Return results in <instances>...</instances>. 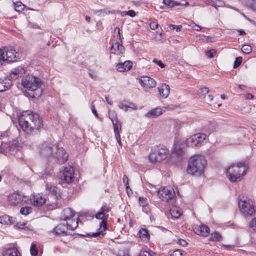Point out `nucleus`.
Segmentation results:
<instances>
[{"instance_id": "nucleus-64", "label": "nucleus", "mask_w": 256, "mask_h": 256, "mask_svg": "<svg viewBox=\"0 0 256 256\" xmlns=\"http://www.w3.org/2000/svg\"><path fill=\"white\" fill-rule=\"evenodd\" d=\"M88 75H89V76L91 78H92L93 79H96V74L93 72L91 70H89V72H88Z\"/></svg>"}, {"instance_id": "nucleus-9", "label": "nucleus", "mask_w": 256, "mask_h": 256, "mask_svg": "<svg viewBox=\"0 0 256 256\" xmlns=\"http://www.w3.org/2000/svg\"><path fill=\"white\" fill-rule=\"evenodd\" d=\"M2 53H4V62L8 63L16 62L20 58L18 50L16 49L12 46L4 47V52Z\"/></svg>"}, {"instance_id": "nucleus-43", "label": "nucleus", "mask_w": 256, "mask_h": 256, "mask_svg": "<svg viewBox=\"0 0 256 256\" xmlns=\"http://www.w3.org/2000/svg\"><path fill=\"white\" fill-rule=\"evenodd\" d=\"M111 210V208L108 205H103L101 208L100 211L104 214H105L106 213L108 212Z\"/></svg>"}, {"instance_id": "nucleus-26", "label": "nucleus", "mask_w": 256, "mask_h": 256, "mask_svg": "<svg viewBox=\"0 0 256 256\" xmlns=\"http://www.w3.org/2000/svg\"><path fill=\"white\" fill-rule=\"evenodd\" d=\"M163 113L162 110L160 108H154L144 114V116L149 118H154L162 114Z\"/></svg>"}, {"instance_id": "nucleus-6", "label": "nucleus", "mask_w": 256, "mask_h": 256, "mask_svg": "<svg viewBox=\"0 0 256 256\" xmlns=\"http://www.w3.org/2000/svg\"><path fill=\"white\" fill-rule=\"evenodd\" d=\"M151 192H156L150 190ZM159 198L163 201L166 202L170 205L173 206L176 201V194L174 190L171 187H164L158 191Z\"/></svg>"}, {"instance_id": "nucleus-14", "label": "nucleus", "mask_w": 256, "mask_h": 256, "mask_svg": "<svg viewBox=\"0 0 256 256\" xmlns=\"http://www.w3.org/2000/svg\"><path fill=\"white\" fill-rule=\"evenodd\" d=\"M114 126V130L116 141L120 146H122V142L120 140V130L122 128V123L118 120L116 114H112L109 116Z\"/></svg>"}, {"instance_id": "nucleus-21", "label": "nucleus", "mask_w": 256, "mask_h": 256, "mask_svg": "<svg viewBox=\"0 0 256 256\" xmlns=\"http://www.w3.org/2000/svg\"><path fill=\"white\" fill-rule=\"evenodd\" d=\"M122 42H120V39L118 41L113 44L110 47V50L112 53L119 55L121 54H123L124 51V46L122 44Z\"/></svg>"}, {"instance_id": "nucleus-16", "label": "nucleus", "mask_w": 256, "mask_h": 256, "mask_svg": "<svg viewBox=\"0 0 256 256\" xmlns=\"http://www.w3.org/2000/svg\"><path fill=\"white\" fill-rule=\"evenodd\" d=\"M75 215V212L72 208H64L60 216V220L67 221L70 222V221H76L72 218Z\"/></svg>"}, {"instance_id": "nucleus-30", "label": "nucleus", "mask_w": 256, "mask_h": 256, "mask_svg": "<svg viewBox=\"0 0 256 256\" xmlns=\"http://www.w3.org/2000/svg\"><path fill=\"white\" fill-rule=\"evenodd\" d=\"M16 222L15 218L10 216L8 215H4L0 216V223L4 224H12Z\"/></svg>"}, {"instance_id": "nucleus-12", "label": "nucleus", "mask_w": 256, "mask_h": 256, "mask_svg": "<svg viewBox=\"0 0 256 256\" xmlns=\"http://www.w3.org/2000/svg\"><path fill=\"white\" fill-rule=\"evenodd\" d=\"M206 135L204 134H196L188 138L186 144L188 146L194 148L202 142L206 140Z\"/></svg>"}, {"instance_id": "nucleus-36", "label": "nucleus", "mask_w": 256, "mask_h": 256, "mask_svg": "<svg viewBox=\"0 0 256 256\" xmlns=\"http://www.w3.org/2000/svg\"><path fill=\"white\" fill-rule=\"evenodd\" d=\"M246 5L256 12V0H244Z\"/></svg>"}, {"instance_id": "nucleus-17", "label": "nucleus", "mask_w": 256, "mask_h": 256, "mask_svg": "<svg viewBox=\"0 0 256 256\" xmlns=\"http://www.w3.org/2000/svg\"><path fill=\"white\" fill-rule=\"evenodd\" d=\"M139 82L145 89L154 88L156 86L155 80L149 76H142L139 80Z\"/></svg>"}, {"instance_id": "nucleus-3", "label": "nucleus", "mask_w": 256, "mask_h": 256, "mask_svg": "<svg viewBox=\"0 0 256 256\" xmlns=\"http://www.w3.org/2000/svg\"><path fill=\"white\" fill-rule=\"evenodd\" d=\"M248 166L245 162H238L236 164H231L227 169L226 176L232 182L240 181L245 175Z\"/></svg>"}, {"instance_id": "nucleus-62", "label": "nucleus", "mask_w": 256, "mask_h": 256, "mask_svg": "<svg viewBox=\"0 0 256 256\" xmlns=\"http://www.w3.org/2000/svg\"><path fill=\"white\" fill-rule=\"evenodd\" d=\"M178 244L181 246H185L188 244V242L184 240L180 239L178 240Z\"/></svg>"}, {"instance_id": "nucleus-39", "label": "nucleus", "mask_w": 256, "mask_h": 256, "mask_svg": "<svg viewBox=\"0 0 256 256\" xmlns=\"http://www.w3.org/2000/svg\"><path fill=\"white\" fill-rule=\"evenodd\" d=\"M24 5L21 2H18L14 3V9L18 12H21L24 9Z\"/></svg>"}, {"instance_id": "nucleus-19", "label": "nucleus", "mask_w": 256, "mask_h": 256, "mask_svg": "<svg viewBox=\"0 0 256 256\" xmlns=\"http://www.w3.org/2000/svg\"><path fill=\"white\" fill-rule=\"evenodd\" d=\"M25 70L23 67L18 66L12 70L11 73L10 74V76H8L12 81L15 80L18 77H21L25 73Z\"/></svg>"}, {"instance_id": "nucleus-22", "label": "nucleus", "mask_w": 256, "mask_h": 256, "mask_svg": "<svg viewBox=\"0 0 256 256\" xmlns=\"http://www.w3.org/2000/svg\"><path fill=\"white\" fill-rule=\"evenodd\" d=\"M132 66V63L130 60L124 62L118 63L116 65V69L120 72H124L130 70Z\"/></svg>"}, {"instance_id": "nucleus-32", "label": "nucleus", "mask_w": 256, "mask_h": 256, "mask_svg": "<svg viewBox=\"0 0 256 256\" xmlns=\"http://www.w3.org/2000/svg\"><path fill=\"white\" fill-rule=\"evenodd\" d=\"M210 240L213 242H220L222 240V238L220 232H214L211 234Z\"/></svg>"}, {"instance_id": "nucleus-34", "label": "nucleus", "mask_w": 256, "mask_h": 256, "mask_svg": "<svg viewBox=\"0 0 256 256\" xmlns=\"http://www.w3.org/2000/svg\"><path fill=\"white\" fill-rule=\"evenodd\" d=\"M216 129V124L214 123L208 122L204 126V130L208 134H210Z\"/></svg>"}, {"instance_id": "nucleus-7", "label": "nucleus", "mask_w": 256, "mask_h": 256, "mask_svg": "<svg viewBox=\"0 0 256 256\" xmlns=\"http://www.w3.org/2000/svg\"><path fill=\"white\" fill-rule=\"evenodd\" d=\"M66 222V224H58L52 230V232L56 236H66L71 234L68 230H74L78 226V221H70Z\"/></svg>"}, {"instance_id": "nucleus-37", "label": "nucleus", "mask_w": 256, "mask_h": 256, "mask_svg": "<svg viewBox=\"0 0 256 256\" xmlns=\"http://www.w3.org/2000/svg\"><path fill=\"white\" fill-rule=\"evenodd\" d=\"M38 248L36 244L32 243L30 248V252L32 256H37L38 254Z\"/></svg>"}, {"instance_id": "nucleus-59", "label": "nucleus", "mask_w": 256, "mask_h": 256, "mask_svg": "<svg viewBox=\"0 0 256 256\" xmlns=\"http://www.w3.org/2000/svg\"><path fill=\"white\" fill-rule=\"evenodd\" d=\"M154 62L156 63L159 66H160L161 68H164L165 67V64H163L162 61L158 60H154Z\"/></svg>"}, {"instance_id": "nucleus-13", "label": "nucleus", "mask_w": 256, "mask_h": 256, "mask_svg": "<svg viewBox=\"0 0 256 256\" xmlns=\"http://www.w3.org/2000/svg\"><path fill=\"white\" fill-rule=\"evenodd\" d=\"M68 154L66 150L62 148H58L57 146L56 150H54L52 160L59 164H62L68 160Z\"/></svg>"}, {"instance_id": "nucleus-28", "label": "nucleus", "mask_w": 256, "mask_h": 256, "mask_svg": "<svg viewBox=\"0 0 256 256\" xmlns=\"http://www.w3.org/2000/svg\"><path fill=\"white\" fill-rule=\"evenodd\" d=\"M160 94L163 98H166L170 94V88L168 85L163 84L158 88Z\"/></svg>"}, {"instance_id": "nucleus-61", "label": "nucleus", "mask_w": 256, "mask_h": 256, "mask_svg": "<svg viewBox=\"0 0 256 256\" xmlns=\"http://www.w3.org/2000/svg\"><path fill=\"white\" fill-rule=\"evenodd\" d=\"M128 108H131L132 110H136L137 106L135 105V104L128 102Z\"/></svg>"}, {"instance_id": "nucleus-33", "label": "nucleus", "mask_w": 256, "mask_h": 256, "mask_svg": "<svg viewBox=\"0 0 256 256\" xmlns=\"http://www.w3.org/2000/svg\"><path fill=\"white\" fill-rule=\"evenodd\" d=\"M54 170L52 167H48L46 168L44 173H42V179H46L48 176H52Z\"/></svg>"}, {"instance_id": "nucleus-24", "label": "nucleus", "mask_w": 256, "mask_h": 256, "mask_svg": "<svg viewBox=\"0 0 256 256\" xmlns=\"http://www.w3.org/2000/svg\"><path fill=\"white\" fill-rule=\"evenodd\" d=\"M12 83L8 76L4 78H0V92L6 91L10 88Z\"/></svg>"}, {"instance_id": "nucleus-20", "label": "nucleus", "mask_w": 256, "mask_h": 256, "mask_svg": "<svg viewBox=\"0 0 256 256\" xmlns=\"http://www.w3.org/2000/svg\"><path fill=\"white\" fill-rule=\"evenodd\" d=\"M194 232L200 236H206L210 233L209 228L204 224L196 226L194 228Z\"/></svg>"}, {"instance_id": "nucleus-35", "label": "nucleus", "mask_w": 256, "mask_h": 256, "mask_svg": "<svg viewBox=\"0 0 256 256\" xmlns=\"http://www.w3.org/2000/svg\"><path fill=\"white\" fill-rule=\"evenodd\" d=\"M139 236L142 239H144V240H149V235L148 230L146 228H141L139 230Z\"/></svg>"}, {"instance_id": "nucleus-23", "label": "nucleus", "mask_w": 256, "mask_h": 256, "mask_svg": "<svg viewBox=\"0 0 256 256\" xmlns=\"http://www.w3.org/2000/svg\"><path fill=\"white\" fill-rule=\"evenodd\" d=\"M46 189L48 190L50 194L54 197V198L58 200L61 198L62 194L60 189L54 186H49L48 184H46Z\"/></svg>"}, {"instance_id": "nucleus-27", "label": "nucleus", "mask_w": 256, "mask_h": 256, "mask_svg": "<svg viewBox=\"0 0 256 256\" xmlns=\"http://www.w3.org/2000/svg\"><path fill=\"white\" fill-rule=\"evenodd\" d=\"M108 215L104 214L101 211L98 212L96 215V218L97 219L101 220L102 221L100 223V229L102 227H103V230H105L106 229V221L108 218Z\"/></svg>"}, {"instance_id": "nucleus-48", "label": "nucleus", "mask_w": 256, "mask_h": 256, "mask_svg": "<svg viewBox=\"0 0 256 256\" xmlns=\"http://www.w3.org/2000/svg\"><path fill=\"white\" fill-rule=\"evenodd\" d=\"M190 26L194 30H197V31H199L201 30V28L200 26L196 24L194 22H190Z\"/></svg>"}, {"instance_id": "nucleus-53", "label": "nucleus", "mask_w": 256, "mask_h": 256, "mask_svg": "<svg viewBox=\"0 0 256 256\" xmlns=\"http://www.w3.org/2000/svg\"><path fill=\"white\" fill-rule=\"evenodd\" d=\"M123 182L124 184V186H126V188H128V186H129L128 178V177L126 175L124 176Z\"/></svg>"}, {"instance_id": "nucleus-42", "label": "nucleus", "mask_w": 256, "mask_h": 256, "mask_svg": "<svg viewBox=\"0 0 256 256\" xmlns=\"http://www.w3.org/2000/svg\"><path fill=\"white\" fill-rule=\"evenodd\" d=\"M242 58L241 56L236 58L234 64V68H238L242 62Z\"/></svg>"}, {"instance_id": "nucleus-63", "label": "nucleus", "mask_w": 256, "mask_h": 256, "mask_svg": "<svg viewBox=\"0 0 256 256\" xmlns=\"http://www.w3.org/2000/svg\"><path fill=\"white\" fill-rule=\"evenodd\" d=\"M201 92L203 94H206L209 92V89L208 87H204L200 88Z\"/></svg>"}, {"instance_id": "nucleus-29", "label": "nucleus", "mask_w": 256, "mask_h": 256, "mask_svg": "<svg viewBox=\"0 0 256 256\" xmlns=\"http://www.w3.org/2000/svg\"><path fill=\"white\" fill-rule=\"evenodd\" d=\"M162 3L170 8H172L176 6H184L188 5V2H186L184 4H182L174 0H163Z\"/></svg>"}, {"instance_id": "nucleus-2", "label": "nucleus", "mask_w": 256, "mask_h": 256, "mask_svg": "<svg viewBox=\"0 0 256 256\" xmlns=\"http://www.w3.org/2000/svg\"><path fill=\"white\" fill-rule=\"evenodd\" d=\"M206 164V160L203 156H194L188 161L187 172L192 175L200 176L204 174Z\"/></svg>"}, {"instance_id": "nucleus-4", "label": "nucleus", "mask_w": 256, "mask_h": 256, "mask_svg": "<svg viewBox=\"0 0 256 256\" xmlns=\"http://www.w3.org/2000/svg\"><path fill=\"white\" fill-rule=\"evenodd\" d=\"M169 154V150L163 145L155 146L149 154L150 162L156 163L166 159Z\"/></svg>"}, {"instance_id": "nucleus-10", "label": "nucleus", "mask_w": 256, "mask_h": 256, "mask_svg": "<svg viewBox=\"0 0 256 256\" xmlns=\"http://www.w3.org/2000/svg\"><path fill=\"white\" fill-rule=\"evenodd\" d=\"M58 145L54 144L48 142L42 144L40 149V155L48 159L52 160L54 150H56Z\"/></svg>"}, {"instance_id": "nucleus-52", "label": "nucleus", "mask_w": 256, "mask_h": 256, "mask_svg": "<svg viewBox=\"0 0 256 256\" xmlns=\"http://www.w3.org/2000/svg\"><path fill=\"white\" fill-rule=\"evenodd\" d=\"M170 256H182V253L180 250H176L173 252Z\"/></svg>"}, {"instance_id": "nucleus-25", "label": "nucleus", "mask_w": 256, "mask_h": 256, "mask_svg": "<svg viewBox=\"0 0 256 256\" xmlns=\"http://www.w3.org/2000/svg\"><path fill=\"white\" fill-rule=\"evenodd\" d=\"M2 256H22L20 252L15 246L6 248L3 250Z\"/></svg>"}, {"instance_id": "nucleus-54", "label": "nucleus", "mask_w": 256, "mask_h": 256, "mask_svg": "<svg viewBox=\"0 0 256 256\" xmlns=\"http://www.w3.org/2000/svg\"><path fill=\"white\" fill-rule=\"evenodd\" d=\"M146 198H143V197L139 198V202H140V205L142 206H146Z\"/></svg>"}, {"instance_id": "nucleus-15", "label": "nucleus", "mask_w": 256, "mask_h": 256, "mask_svg": "<svg viewBox=\"0 0 256 256\" xmlns=\"http://www.w3.org/2000/svg\"><path fill=\"white\" fill-rule=\"evenodd\" d=\"M74 170L72 166L64 167V172L60 176V178L66 183L69 184L73 182L74 180Z\"/></svg>"}, {"instance_id": "nucleus-8", "label": "nucleus", "mask_w": 256, "mask_h": 256, "mask_svg": "<svg viewBox=\"0 0 256 256\" xmlns=\"http://www.w3.org/2000/svg\"><path fill=\"white\" fill-rule=\"evenodd\" d=\"M22 84L25 88L31 91L38 90L42 84L40 80L32 75L24 76L22 80Z\"/></svg>"}, {"instance_id": "nucleus-44", "label": "nucleus", "mask_w": 256, "mask_h": 256, "mask_svg": "<svg viewBox=\"0 0 256 256\" xmlns=\"http://www.w3.org/2000/svg\"><path fill=\"white\" fill-rule=\"evenodd\" d=\"M216 51L214 49H211L206 52V56L210 58L214 57V54H216Z\"/></svg>"}, {"instance_id": "nucleus-55", "label": "nucleus", "mask_w": 256, "mask_h": 256, "mask_svg": "<svg viewBox=\"0 0 256 256\" xmlns=\"http://www.w3.org/2000/svg\"><path fill=\"white\" fill-rule=\"evenodd\" d=\"M158 24L157 22H152L150 23V26L152 30H154L158 28Z\"/></svg>"}, {"instance_id": "nucleus-38", "label": "nucleus", "mask_w": 256, "mask_h": 256, "mask_svg": "<svg viewBox=\"0 0 256 256\" xmlns=\"http://www.w3.org/2000/svg\"><path fill=\"white\" fill-rule=\"evenodd\" d=\"M32 212V208L30 206H25L22 207L20 210V213L24 216H27L28 214L31 213Z\"/></svg>"}, {"instance_id": "nucleus-49", "label": "nucleus", "mask_w": 256, "mask_h": 256, "mask_svg": "<svg viewBox=\"0 0 256 256\" xmlns=\"http://www.w3.org/2000/svg\"><path fill=\"white\" fill-rule=\"evenodd\" d=\"M99 230H100V231H98V232H96L92 233L91 234H88V235L90 236H92V237H96V236H100V234H102V232L104 231L103 230V227H102L101 229H100V228Z\"/></svg>"}, {"instance_id": "nucleus-40", "label": "nucleus", "mask_w": 256, "mask_h": 256, "mask_svg": "<svg viewBox=\"0 0 256 256\" xmlns=\"http://www.w3.org/2000/svg\"><path fill=\"white\" fill-rule=\"evenodd\" d=\"M242 50L245 54H250L252 51V47L248 44H244L242 46Z\"/></svg>"}, {"instance_id": "nucleus-18", "label": "nucleus", "mask_w": 256, "mask_h": 256, "mask_svg": "<svg viewBox=\"0 0 256 256\" xmlns=\"http://www.w3.org/2000/svg\"><path fill=\"white\" fill-rule=\"evenodd\" d=\"M46 198L42 194H34L30 198V202L34 206L40 207L46 202Z\"/></svg>"}, {"instance_id": "nucleus-51", "label": "nucleus", "mask_w": 256, "mask_h": 256, "mask_svg": "<svg viewBox=\"0 0 256 256\" xmlns=\"http://www.w3.org/2000/svg\"><path fill=\"white\" fill-rule=\"evenodd\" d=\"M118 106L120 109H124L125 111H127L128 108V104H126L124 102H120Z\"/></svg>"}, {"instance_id": "nucleus-47", "label": "nucleus", "mask_w": 256, "mask_h": 256, "mask_svg": "<svg viewBox=\"0 0 256 256\" xmlns=\"http://www.w3.org/2000/svg\"><path fill=\"white\" fill-rule=\"evenodd\" d=\"M138 256H152L151 254L147 250H141L139 253Z\"/></svg>"}, {"instance_id": "nucleus-45", "label": "nucleus", "mask_w": 256, "mask_h": 256, "mask_svg": "<svg viewBox=\"0 0 256 256\" xmlns=\"http://www.w3.org/2000/svg\"><path fill=\"white\" fill-rule=\"evenodd\" d=\"M169 27L171 30H176L177 32H180L182 28V26L181 25L176 26L174 24H170Z\"/></svg>"}, {"instance_id": "nucleus-56", "label": "nucleus", "mask_w": 256, "mask_h": 256, "mask_svg": "<svg viewBox=\"0 0 256 256\" xmlns=\"http://www.w3.org/2000/svg\"><path fill=\"white\" fill-rule=\"evenodd\" d=\"M25 225H26V224L24 223V222H22V223L18 222V223L16 224V226L18 228L24 229V230L28 229L26 226H25Z\"/></svg>"}, {"instance_id": "nucleus-58", "label": "nucleus", "mask_w": 256, "mask_h": 256, "mask_svg": "<svg viewBox=\"0 0 256 256\" xmlns=\"http://www.w3.org/2000/svg\"><path fill=\"white\" fill-rule=\"evenodd\" d=\"M4 62V53H2V50L0 48V66Z\"/></svg>"}, {"instance_id": "nucleus-57", "label": "nucleus", "mask_w": 256, "mask_h": 256, "mask_svg": "<svg viewBox=\"0 0 256 256\" xmlns=\"http://www.w3.org/2000/svg\"><path fill=\"white\" fill-rule=\"evenodd\" d=\"M220 2L218 0H210L209 4L216 7V6H218V2Z\"/></svg>"}, {"instance_id": "nucleus-1", "label": "nucleus", "mask_w": 256, "mask_h": 256, "mask_svg": "<svg viewBox=\"0 0 256 256\" xmlns=\"http://www.w3.org/2000/svg\"><path fill=\"white\" fill-rule=\"evenodd\" d=\"M18 124L24 132L31 136L38 134L44 126L42 118L39 114L28 111L21 113Z\"/></svg>"}, {"instance_id": "nucleus-50", "label": "nucleus", "mask_w": 256, "mask_h": 256, "mask_svg": "<svg viewBox=\"0 0 256 256\" xmlns=\"http://www.w3.org/2000/svg\"><path fill=\"white\" fill-rule=\"evenodd\" d=\"M47 206L48 210H53L58 207V203L56 202H52L50 204H48Z\"/></svg>"}, {"instance_id": "nucleus-41", "label": "nucleus", "mask_w": 256, "mask_h": 256, "mask_svg": "<svg viewBox=\"0 0 256 256\" xmlns=\"http://www.w3.org/2000/svg\"><path fill=\"white\" fill-rule=\"evenodd\" d=\"M249 228L256 232V218H252L248 224Z\"/></svg>"}, {"instance_id": "nucleus-60", "label": "nucleus", "mask_w": 256, "mask_h": 256, "mask_svg": "<svg viewBox=\"0 0 256 256\" xmlns=\"http://www.w3.org/2000/svg\"><path fill=\"white\" fill-rule=\"evenodd\" d=\"M126 14H127V15L131 17H134L136 14L135 12L133 10H130L128 12H126Z\"/></svg>"}, {"instance_id": "nucleus-11", "label": "nucleus", "mask_w": 256, "mask_h": 256, "mask_svg": "<svg viewBox=\"0 0 256 256\" xmlns=\"http://www.w3.org/2000/svg\"><path fill=\"white\" fill-rule=\"evenodd\" d=\"M26 198V196L22 193L19 192H14L8 196V200L12 206H20L25 203L26 200L24 199Z\"/></svg>"}, {"instance_id": "nucleus-5", "label": "nucleus", "mask_w": 256, "mask_h": 256, "mask_svg": "<svg viewBox=\"0 0 256 256\" xmlns=\"http://www.w3.org/2000/svg\"><path fill=\"white\" fill-rule=\"evenodd\" d=\"M238 206L240 212L245 217L252 216L255 213L253 202L247 196H239Z\"/></svg>"}, {"instance_id": "nucleus-31", "label": "nucleus", "mask_w": 256, "mask_h": 256, "mask_svg": "<svg viewBox=\"0 0 256 256\" xmlns=\"http://www.w3.org/2000/svg\"><path fill=\"white\" fill-rule=\"evenodd\" d=\"M184 144L182 143L179 142H176L174 144L173 152L178 156H182L184 152Z\"/></svg>"}, {"instance_id": "nucleus-46", "label": "nucleus", "mask_w": 256, "mask_h": 256, "mask_svg": "<svg viewBox=\"0 0 256 256\" xmlns=\"http://www.w3.org/2000/svg\"><path fill=\"white\" fill-rule=\"evenodd\" d=\"M175 209L176 208L171 210H170V212L174 217L178 218L180 216V214L178 210H176Z\"/></svg>"}]
</instances>
